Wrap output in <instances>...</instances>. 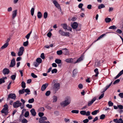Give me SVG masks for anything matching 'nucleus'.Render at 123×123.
<instances>
[{"mask_svg": "<svg viewBox=\"0 0 123 123\" xmlns=\"http://www.w3.org/2000/svg\"><path fill=\"white\" fill-rule=\"evenodd\" d=\"M71 99L70 97L69 96L66 97L64 100L60 103L61 106L64 107L69 105L70 103Z\"/></svg>", "mask_w": 123, "mask_h": 123, "instance_id": "nucleus-1", "label": "nucleus"}, {"mask_svg": "<svg viewBox=\"0 0 123 123\" xmlns=\"http://www.w3.org/2000/svg\"><path fill=\"white\" fill-rule=\"evenodd\" d=\"M4 108L1 110V113H4L5 115H6L8 113V106L7 104H6L4 105Z\"/></svg>", "mask_w": 123, "mask_h": 123, "instance_id": "nucleus-2", "label": "nucleus"}, {"mask_svg": "<svg viewBox=\"0 0 123 123\" xmlns=\"http://www.w3.org/2000/svg\"><path fill=\"white\" fill-rule=\"evenodd\" d=\"M16 98V95L14 93H11L8 95V97L7 99V100L8 101L9 100L10 98L15 100Z\"/></svg>", "mask_w": 123, "mask_h": 123, "instance_id": "nucleus-3", "label": "nucleus"}, {"mask_svg": "<svg viewBox=\"0 0 123 123\" xmlns=\"http://www.w3.org/2000/svg\"><path fill=\"white\" fill-rule=\"evenodd\" d=\"M22 105V103L20 102L19 100H17L14 102L13 104V107L15 108H17L20 106Z\"/></svg>", "mask_w": 123, "mask_h": 123, "instance_id": "nucleus-4", "label": "nucleus"}, {"mask_svg": "<svg viewBox=\"0 0 123 123\" xmlns=\"http://www.w3.org/2000/svg\"><path fill=\"white\" fill-rule=\"evenodd\" d=\"M53 3L55 5V7L59 9H60V10L61 11L62 10L60 5L58 2L56 0H54L53 1Z\"/></svg>", "mask_w": 123, "mask_h": 123, "instance_id": "nucleus-5", "label": "nucleus"}, {"mask_svg": "<svg viewBox=\"0 0 123 123\" xmlns=\"http://www.w3.org/2000/svg\"><path fill=\"white\" fill-rule=\"evenodd\" d=\"M24 50V49L23 47H21L20 48L18 54V55L19 56H20L23 55Z\"/></svg>", "mask_w": 123, "mask_h": 123, "instance_id": "nucleus-6", "label": "nucleus"}, {"mask_svg": "<svg viewBox=\"0 0 123 123\" xmlns=\"http://www.w3.org/2000/svg\"><path fill=\"white\" fill-rule=\"evenodd\" d=\"M47 118L45 116L42 117H41L39 119V122L40 123H44L45 121V120H47Z\"/></svg>", "mask_w": 123, "mask_h": 123, "instance_id": "nucleus-7", "label": "nucleus"}, {"mask_svg": "<svg viewBox=\"0 0 123 123\" xmlns=\"http://www.w3.org/2000/svg\"><path fill=\"white\" fill-rule=\"evenodd\" d=\"M10 72L9 70L7 68H5L3 70L2 73L4 75L8 74Z\"/></svg>", "mask_w": 123, "mask_h": 123, "instance_id": "nucleus-8", "label": "nucleus"}, {"mask_svg": "<svg viewBox=\"0 0 123 123\" xmlns=\"http://www.w3.org/2000/svg\"><path fill=\"white\" fill-rule=\"evenodd\" d=\"M54 88L56 90H58L60 88V84L58 83H56L54 85Z\"/></svg>", "mask_w": 123, "mask_h": 123, "instance_id": "nucleus-9", "label": "nucleus"}, {"mask_svg": "<svg viewBox=\"0 0 123 123\" xmlns=\"http://www.w3.org/2000/svg\"><path fill=\"white\" fill-rule=\"evenodd\" d=\"M113 121L116 123H123V121L121 118H120L119 119L117 118L114 119Z\"/></svg>", "mask_w": 123, "mask_h": 123, "instance_id": "nucleus-10", "label": "nucleus"}, {"mask_svg": "<svg viewBox=\"0 0 123 123\" xmlns=\"http://www.w3.org/2000/svg\"><path fill=\"white\" fill-rule=\"evenodd\" d=\"M48 84L46 83L45 84L42 85L41 88V90L42 91H44L46 89V87L48 86Z\"/></svg>", "mask_w": 123, "mask_h": 123, "instance_id": "nucleus-11", "label": "nucleus"}, {"mask_svg": "<svg viewBox=\"0 0 123 123\" xmlns=\"http://www.w3.org/2000/svg\"><path fill=\"white\" fill-rule=\"evenodd\" d=\"M15 59L14 58H13L11 61L10 64V67H13L15 66Z\"/></svg>", "mask_w": 123, "mask_h": 123, "instance_id": "nucleus-12", "label": "nucleus"}, {"mask_svg": "<svg viewBox=\"0 0 123 123\" xmlns=\"http://www.w3.org/2000/svg\"><path fill=\"white\" fill-rule=\"evenodd\" d=\"M72 27L74 29L77 28L78 26V24L76 22H74L71 25Z\"/></svg>", "mask_w": 123, "mask_h": 123, "instance_id": "nucleus-13", "label": "nucleus"}, {"mask_svg": "<svg viewBox=\"0 0 123 123\" xmlns=\"http://www.w3.org/2000/svg\"><path fill=\"white\" fill-rule=\"evenodd\" d=\"M17 10H16L12 11V18L13 19L16 16L17 14Z\"/></svg>", "mask_w": 123, "mask_h": 123, "instance_id": "nucleus-14", "label": "nucleus"}, {"mask_svg": "<svg viewBox=\"0 0 123 123\" xmlns=\"http://www.w3.org/2000/svg\"><path fill=\"white\" fill-rule=\"evenodd\" d=\"M96 97H94L91 100V101H90L88 102V106H89L91 105L96 100Z\"/></svg>", "mask_w": 123, "mask_h": 123, "instance_id": "nucleus-15", "label": "nucleus"}, {"mask_svg": "<svg viewBox=\"0 0 123 123\" xmlns=\"http://www.w3.org/2000/svg\"><path fill=\"white\" fill-rule=\"evenodd\" d=\"M94 72L96 73V74L95 75L93 76L92 77L93 79L95 77L97 76L99 74L98 69L97 68H96L94 69Z\"/></svg>", "mask_w": 123, "mask_h": 123, "instance_id": "nucleus-16", "label": "nucleus"}, {"mask_svg": "<svg viewBox=\"0 0 123 123\" xmlns=\"http://www.w3.org/2000/svg\"><path fill=\"white\" fill-rule=\"evenodd\" d=\"M83 56H81L79 57L75 62V63H77L80 62L83 60Z\"/></svg>", "mask_w": 123, "mask_h": 123, "instance_id": "nucleus-17", "label": "nucleus"}, {"mask_svg": "<svg viewBox=\"0 0 123 123\" xmlns=\"http://www.w3.org/2000/svg\"><path fill=\"white\" fill-rule=\"evenodd\" d=\"M123 74V70L120 71L119 73L115 77V79H116L118 78Z\"/></svg>", "mask_w": 123, "mask_h": 123, "instance_id": "nucleus-18", "label": "nucleus"}, {"mask_svg": "<svg viewBox=\"0 0 123 123\" xmlns=\"http://www.w3.org/2000/svg\"><path fill=\"white\" fill-rule=\"evenodd\" d=\"M36 112L34 109H31V114L33 116H35L36 115Z\"/></svg>", "mask_w": 123, "mask_h": 123, "instance_id": "nucleus-19", "label": "nucleus"}, {"mask_svg": "<svg viewBox=\"0 0 123 123\" xmlns=\"http://www.w3.org/2000/svg\"><path fill=\"white\" fill-rule=\"evenodd\" d=\"M64 121L66 123H69L70 122V120L68 117H66L64 118Z\"/></svg>", "mask_w": 123, "mask_h": 123, "instance_id": "nucleus-20", "label": "nucleus"}, {"mask_svg": "<svg viewBox=\"0 0 123 123\" xmlns=\"http://www.w3.org/2000/svg\"><path fill=\"white\" fill-rule=\"evenodd\" d=\"M77 73V69H74L73 71V77H74L75 76V75Z\"/></svg>", "mask_w": 123, "mask_h": 123, "instance_id": "nucleus-21", "label": "nucleus"}, {"mask_svg": "<svg viewBox=\"0 0 123 123\" xmlns=\"http://www.w3.org/2000/svg\"><path fill=\"white\" fill-rule=\"evenodd\" d=\"M9 45V43H5L1 47V49H4L7 47Z\"/></svg>", "mask_w": 123, "mask_h": 123, "instance_id": "nucleus-22", "label": "nucleus"}, {"mask_svg": "<svg viewBox=\"0 0 123 123\" xmlns=\"http://www.w3.org/2000/svg\"><path fill=\"white\" fill-rule=\"evenodd\" d=\"M105 34H103L101 36H100L99 37H98V38L96 40H95L94 42H95L97 41H98V40H100L101 38H102V37H103L105 36Z\"/></svg>", "mask_w": 123, "mask_h": 123, "instance_id": "nucleus-23", "label": "nucleus"}, {"mask_svg": "<svg viewBox=\"0 0 123 123\" xmlns=\"http://www.w3.org/2000/svg\"><path fill=\"white\" fill-rule=\"evenodd\" d=\"M56 63L57 64H60L61 63L62 61L61 60L58 59H56L55 61Z\"/></svg>", "mask_w": 123, "mask_h": 123, "instance_id": "nucleus-24", "label": "nucleus"}, {"mask_svg": "<svg viewBox=\"0 0 123 123\" xmlns=\"http://www.w3.org/2000/svg\"><path fill=\"white\" fill-rule=\"evenodd\" d=\"M37 16L38 18H40L42 17V15L40 12H39L37 13Z\"/></svg>", "mask_w": 123, "mask_h": 123, "instance_id": "nucleus-25", "label": "nucleus"}, {"mask_svg": "<svg viewBox=\"0 0 123 123\" xmlns=\"http://www.w3.org/2000/svg\"><path fill=\"white\" fill-rule=\"evenodd\" d=\"M53 102H56L57 100V97L56 96H54L53 97Z\"/></svg>", "mask_w": 123, "mask_h": 123, "instance_id": "nucleus-26", "label": "nucleus"}, {"mask_svg": "<svg viewBox=\"0 0 123 123\" xmlns=\"http://www.w3.org/2000/svg\"><path fill=\"white\" fill-rule=\"evenodd\" d=\"M111 19L108 18H106L105 19V22L107 23L110 22L111 21Z\"/></svg>", "mask_w": 123, "mask_h": 123, "instance_id": "nucleus-27", "label": "nucleus"}, {"mask_svg": "<svg viewBox=\"0 0 123 123\" xmlns=\"http://www.w3.org/2000/svg\"><path fill=\"white\" fill-rule=\"evenodd\" d=\"M59 33L62 36H63L65 33V32L62 31V30H60L59 31Z\"/></svg>", "mask_w": 123, "mask_h": 123, "instance_id": "nucleus-28", "label": "nucleus"}, {"mask_svg": "<svg viewBox=\"0 0 123 123\" xmlns=\"http://www.w3.org/2000/svg\"><path fill=\"white\" fill-rule=\"evenodd\" d=\"M99 111L98 110H95L92 112V114L93 115H95Z\"/></svg>", "mask_w": 123, "mask_h": 123, "instance_id": "nucleus-29", "label": "nucleus"}, {"mask_svg": "<svg viewBox=\"0 0 123 123\" xmlns=\"http://www.w3.org/2000/svg\"><path fill=\"white\" fill-rule=\"evenodd\" d=\"M105 7V5L103 4H101L99 6L98 8L99 9H100L102 8H104Z\"/></svg>", "mask_w": 123, "mask_h": 123, "instance_id": "nucleus-30", "label": "nucleus"}, {"mask_svg": "<svg viewBox=\"0 0 123 123\" xmlns=\"http://www.w3.org/2000/svg\"><path fill=\"white\" fill-rule=\"evenodd\" d=\"M21 86L22 88H24L25 87V83L24 81H22L21 83Z\"/></svg>", "mask_w": 123, "mask_h": 123, "instance_id": "nucleus-31", "label": "nucleus"}, {"mask_svg": "<svg viewBox=\"0 0 123 123\" xmlns=\"http://www.w3.org/2000/svg\"><path fill=\"white\" fill-rule=\"evenodd\" d=\"M36 62H37L39 64H40L42 62V60L40 58H37L36 60Z\"/></svg>", "mask_w": 123, "mask_h": 123, "instance_id": "nucleus-32", "label": "nucleus"}, {"mask_svg": "<svg viewBox=\"0 0 123 123\" xmlns=\"http://www.w3.org/2000/svg\"><path fill=\"white\" fill-rule=\"evenodd\" d=\"M109 29L115 30L117 29V27L115 25H113L110 26Z\"/></svg>", "mask_w": 123, "mask_h": 123, "instance_id": "nucleus-33", "label": "nucleus"}, {"mask_svg": "<svg viewBox=\"0 0 123 123\" xmlns=\"http://www.w3.org/2000/svg\"><path fill=\"white\" fill-rule=\"evenodd\" d=\"M45 110L44 108L43 107L39 108L38 110V111L39 112H43Z\"/></svg>", "mask_w": 123, "mask_h": 123, "instance_id": "nucleus-34", "label": "nucleus"}, {"mask_svg": "<svg viewBox=\"0 0 123 123\" xmlns=\"http://www.w3.org/2000/svg\"><path fill=\"white\" fill-rule=\"evenodd\" d=\"M16 74H15L14 75H12L11 76V79L13 80H14L16 78Z\"/></svg>", "mask_w": 123, "mask_h": 123, "instance_id": "nucleus-35", "label": "nucleus"}, {"mask_svg": "<svg viewBox=\"0 0 123 123\" xmlns=\"http://www.w3.org/2000/svg\"><path fill=\"white\" fill-rule=\"evenodd\" d=\"M48 14L47 12H44L43 14V17L44 18H46L48 16Z\"/></svg>", "mask_w": 123, "mask_h": 123, "instance_id": "nucleus-36", "label": "nucleus"}, {"mask_svg": "<svg viewBox=\"0 0 123 123\" xmlns=\"http://www.w3.org/2000/svg\"><path fill=\"white\" fill-rule=\"evenodd\" d=\"M71 112L73 113L78 114L79 113V111L78 110H73L71 111Z\"/></svg>", "mask_w": 123, "mask_h": 123, "instance_id": "nucleus-37", "label": "nucleus"}, {"mask_svg": "<svg viewBox=\"0 0 123 123\" xmlns=\"http://www.w3.org/2000/svg\"><path fill=\"white\" fill-rule=\"evenodd\" d=\"M75 58L73 59L72 58H70V63H73L74 64H75V62L74 61Z\"/></svg>", "mask_w": 123, "mask_h": 123, "instance_id": "nucleus-38", "label": "nucleus"}, {"mask_svg": "<svg viewBox=\"0 0 123 123\" xmlns=\"http://www.w3.org/2000/svg\"><path fill=\"white\" fill-rule=\"evenodd\" d=\"M57 53L58 55H62V51L61 50H58L57 51Z\"/></svg>", "mask_w": 123, "mask_h": 123, "instance_id": "nucleus-39", "label": "nucleus"}, {"mask_svg": "<svg viewBox=\"0 0 123 123\" xmlns=\"http://www.w3.org/2000/svg\"><path fill=\"white\" fill-rule=\"evenodd\" d=\"M25 89H23L22 90H20L19 91V92L20 94H22L24 93V92Z\"/></svg>", "mask_w": 123, "mask_h": 123, "instance_id": "nucleus-40", "label": "nucleus"}, {"mask_svg": "<svg viewBox=\"0 0 123 123\" xmlns=\"http://www.w3.org/2000/svg\"><path fill=\"white\" fill-rule=\"evenodd\" d=\"M67 25L66 24H63V28L65 30L67 29Z\"/></svg>", "mask_w": 123, "mask_h": 123, "instance_id": "nucleus-41", "label": "nucleus"}, {"mask_svg": "<svg viewBox=\"0 0 123 123\" xmlns=\"http://www.w3.org/2000/svg\"><path fill=\"white\" fill-rule=\"evenodd\" d=\"M31 76L34 78H37V76L34 73H31Z\"/></svg>", "mask_w": 123, "mask_h": 123, "instance_id": "nucleus-42", "label": "nucleus"}, {"mask_svg": "<svg viewBox=\"0 0 123 123\" xmlns=\"http://www.w3.org/2000/svg\"><path fill=\"white\" fill-rule=\"evenodd\" d=\"M108 104L109 106H112L113 105V103L111 101H109L108 102Z\"/></svg>", "mask_w": 123, "mask_h": 123, "instance_id": "nucleus-43", "label": "nucleus"}, {"mask_svg": "<svg viewBox=\"0 0 123 123\" xmlns=\"http://www.w3.org/2000/svg\"><path fill=\"white\" fill-rule=\"evenodd\" d=\"M80 114L82 115H85L86 114V111H81L80 112Z\"/></svg>", "mask_w": 123, "mask_h": 123, "instance_id": "nucleus-44", "label": "nucleus"}, {"mask_svg": "<svg viewBox=\"0 0 123 123\" xmlns=\"http://www.w3.org/2000/svg\"><path fill=\"white\" fill-rule=\"evenodd\" d=\"M50 94V92L49 91H47L46 93H45V95L47 96H49Z\"/></svg>", "mask_w": 123, "mask_h": 123, "instance_id": "nucleus-45", "label": "nucleus"}, {"mask_svg": "<svg viewBox=\"0 0 123 123\" xmlns=\"http://www.w3.org/2000/svg\"><path fill=\"white\" fill-rule=\"evenodd\" d=\"M35 9L34 8H31V15L33 16L34 11Z\"/></svg>", "mask_w": 123, "mask_h": 123, "instance_id": "nucleus-46", "label": "nucleus"}, {"mask_svg": "<svg viewBox=\"0 0 123 123\" xmlns=\"http://www.w3.org/2000/svg\"><path fill=\"white\" fill-rule=\"evenodd\" d=\"M5 82V81L4 79L2 78H1L0 79V84H2V83H4Z\"/></svg>", "mask_w": 123, "mask_h": 123, "instance_id": "nucleus-47", "label": "nucleus"}, {"mask_svg": "<svg viewBox=\"0 0 123 123\" xmlns=\"http://www.w3.org/2000/svg\"><path fill=\"white\" fill-rule=\"evenodd\" d=\"M57 71L56 69H54L52 70L51 72L53 74L54 73H57Z\"/></svg>", "mask_w": 123, "mask_h": 123, "instance_id": "nucleus-48", "label": "nucleus"}, {"mask_svg": "<svg viewBox=\"0 0 123 123\" xmlns=\"http://www.w3.org/2000/svg\"><path fill=\"white\" fill-rule=\"evenodd\" d=\"M44 113L43 112H39L38 113V116L40 117H41L44 115Z\"/></svg>", "mask_w": 123, "mask_h": 123, "instance_id": "nucleus-49", "label": "nucleus"}, {"mask_svg": "<svg viewBox=\"0 0 123 123\" xmlns=\"http://www.w3.org/2000/svg\"><path fill=\"white\" fill-rule=\"evenodd\" d=\"M120 81V80L119 79H117L113 83V84H115L116 83H119Z\"/></svg>", "mask_w": 123, "mask_h": 123, "instance_id": "nucleus-50", "label": "nucleus"}, {"mask_svg": "<svg viewBox=\"0 0 123 123\" xmlns=\"http://www.w3.org/2000/svg\"><path fill=\"white\" fill-rule=\"evenodd\" d=\"M64 35V36L69 37L70 36V34L69 32H65V33Z\"/></svg>", "mask_w": 123, "mask_h": 123, "instance_id": "nucleus-51", "label": "nucleus"}, {"mask_svg": "<svg viewBox=\"0 0 123 123\" xmlns=\"http://www.w3.org/2000/svg\"><path fill=\"white\" fill-rule=\"evenodd\" d=\"M31 34V31L25 37L27 39H29V37L30 36Z\"/></svg>", "mask_w": 123, "mask_h": 123, "instance_id": "nucleus-52", "label": "nucleus"}, {"mask_svg": "<svg viewBox=\"0 0 123 123\" xmlns=\"http://www.w3.org/2000/svg\"><path fill=\"white\" fill-rule=\"evenodd\" d=\"M105 117V115L104 114L101 115L100 116V119H103Z\"/></svg>", "mask_w": 123, "mask_h": 123, "instance_id": "nucleus-53", "label": "nucleus"}, {"mask_svg": "<svg viewBox=\"0 0 123 123\" xmlns=\"http://www.w3.org/2000/svg\"><path fill=\"white\" fill-rule=\"evenodd\" d=\"M28 41L24 43L23 45L24 46H26L28 45Z\"/></svg>", "mask_w": 123, "mask_h": 123, "instance_id": "nucleus-54", "label": "nucleus"}, {"mask_svg": "<svg viewBox=\"0 0 123 123\" xmlns=\"http://www.w3.org/2000/svg\"><path fill=\"white\" fill-rule=\"evenodd\" d=\"M29 115V112L27 111L24 114V116L25 117H28Z\"/></svg>", "mask_w": 123, "mask_h": 123, "instance_id": "nucleus-55", "label": "nucleus"}, {"mask_svg": "<svg viewBox=\"0 0 123 123\" xmlns=\"http://www.w3.org/2000/svg\"><path fill=\"white\" fill-rule=\"evenodd\" d=\"M65 62L68 63H70V58H69L66 59Z\"/></svg>", "mask_w": 123, "mask_h": 123, "instance_id": "nucleus-56", "label": "nucleus"}, {"mask_svg": "<svg viewBox=\"0 0 123 123\" xmlns=\"http://www.w3.org/2000/svg\"><path fill=\"white\" fill-rule=\"evenodd\" d=\"M22 123H27L28 122L27 120L25 119H23L22 120Z\"/></svg>", "mask_w": 123, "mask_h": 123, "instance_id": "nucleus-57", "label": "nucleus"}, {"mask_svg": "<svg viewBox=\"0 0 123 123\" xmlns=\"http://www.w3.org/2000/svg\"><path fill=\"white\" fill-rule=\"evenodd\" d=\"M118 108L120 110H122L123 109V106L121 105H117Z\"/></svg>", "mask_w": 123, "mask_h": 123, "instance_id": "nucleus-58", "label": "nucleus"}, {"mask_svg": "<svg viewBox=\"0 0 123 123\" xmlns=\"http://www.w3.org/2000/svg\"><path fill=\"white\" fill-rule=\"evenodd\" d=\"M39 64L38 62H34L33 63L34 65L36 67H37L38 66Z\"/></svg>", "mask_w": 123, "mask_h": 123, "instance_id": "nucleus-59", "label": "nucleus"}, {"mask_svg": "<svg viewBox=\"0 0 123 123\" xmlns=\"http://www.w3.org/2000/svg\"><path fill=\"white\" fill-rule=\"evenodd\" d=\"M78 87L80 89H82L83 87V85L81 84H79V85H78Z\"/></svg>", "mask_w": 123, "mask_h": 123, "instance_id": "nucleus-60", "label": "nucleus"}, {"mask_svg": "<svg viewBox=\"0 0 123 123\" xmlns=\"http://www.w3.org/2000/svg\"><path fill=\"white\" fill-rule=\"evenodd\" d=\"M83 5L82 3H80L78 7L79 8H82Z\"/></svg>", "mask_w": 123, "mask_h": 123, "instance_id": "nucleus-61", "label": "nucleus"}, {"mask_svg": "<svg viewBox=\"0 0 123 123\" xmlns=\"http://www.w3.org/2000/svg\"><path fill=\"white\" fill-rule=\"evenodd\" d=\"M104 93H103L98 98V99H100L102 98H103L104 96Z\"/></svg>", "mask_w": 123, "mask_h": 123, "instance_id": "nucleus-62", "label": "nucleus"}, {"mask_svg": "<svg viewBox=\"0 0 123 123\" xmlns=\"http://www.w3.org/2000/svg\"><path fill=\"white\" fill-rule=\"evenodd\" d=\"M119 96L121 98H123V93H120L118 94Z\"/></svg>", "mask_w": 123, "mask_h": 123, "instance_id": "nucleus-63", "label": "nucleus"}, {"mask_svg": "<svg viewBox=\"0 0 123 123\" xmlns=\"http://www.w3.org/2000/svg\"><path fill=\"white\" fill-rule=\"evenodd\" d=\"M86 114L85 115L87 116H89L90 114V112L89 111H88L86 112Z\"/></svg>", "mask_w": 123, "mask_h": 123, "instance_id": "nucleus-64", "label": "nucleus"}]
</instances>
